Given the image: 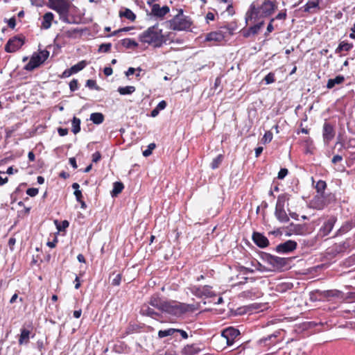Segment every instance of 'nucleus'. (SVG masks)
Instances as JSON below:
<instances>
[{"mask_svg": "<svg viewBox=\"0 0 355 355\" xmlns=\"http://www.w3.org/2000/svg\"><path fill=\"white\" fill-rule=\"evenodd\" d=\"M277 8L275 1L264 0L260 6H257L255 2H252L245 14V22L255 23L261 18L270 16Z\"/></svg>", "mask_w": 355, "mask_h": 355, "instance_id": "f257e3e1", "label": "nucleus"}, {"mask_svg": "<svg viewBox=\"0 0 355 355\" xmlns=\"http://www.w3.org/2000/svg\"><path fill=\"white\" fill-rule=\"evenodd\" d=\"M139 41L142 43L153 44L155 46H161L164 42L162 31L159 28L158 25L149 27L139 36Z\"/></svg>", "mask_w": 355, "mask_h": 355, "instance_id": "f03ea898", "label": "nucleus"}, {"mask_svg": "<svg viewBox=\"0 0 355 355\" xmlns=\"http://www.w3.org/2000/svg\"><path fill=\"white\" fill-rule=\"evenodd\" d=\"M169 24L170 28L174 31H185L191 25L189 17L183 15L182 9L178 10V13L169 21Z\"/></svg>", "mask_w": 355, "mask_h": 355, "instance_id": "7ed1b4c3", "label": "nucleus"}, {"mask_svg": "<svg viewBox=\"0 0 355 355\" xmlns=\"http://www.w3.org/2000/svg\"><path fill=\"white\" fill-rule=\"evenodd\" d=\"M191 306L185 303L166 301L163 312L178 316L189 311L191 309Z\"/></svg>", "mask_w": 355, "mask_h": 355, "instance_id": "20e7f679", "label": "nucleus"}, {"mask_svg": "<svg viewBox=\"0 0 355 355\" xmlns=\"http://www.w3.org/2000/svg\"><path fill=\"white\" fill-rule=\"evenodd\" d=\"M262 259L270 264L274 270L282 269L288 263V259L286 258L279 257L268 253H264L262 255Z\"/></svg>", "mask_w": 355, "mask_h": 355, "instance_id": "39448f33", "label": "nucleus"}, {"mask_svg": "<svg viewBox=\"0 0 355 355\" xmlns=\"http://www.w3.org/2000/svg\"><path fill=\"white\" fill-rule=\"evenodd\" d=\"M339 294L340 292L337 290H315L311 293V299L313 300H329L331 297H338Z\"/></svg>", "mask_w": 355, "mask_h": 355, "instance_id": "423d86ee", "label": "nucleus"}, {"mask_svg": "<svg viewBox=\"0 0 355 355\" xmlns=\"http://www.w3.org/2000/svg\"><path fill=\"white\" fill-rule=\"evenodd\" d=\"M25 37L22 35L15 36L10 38L5 45V51L13 53L20 49L24 44Z\"/></svg>", "mask_w": 355, "mask_h": 355, "instance_id": "0eeeda50", "label": "nucleus"}, {"mask_svg": "<svg viewBox=\"0 0 355 355\" xmlns=\"http://www.w3.org/2000/svg\"><path fill=\"white\" fill-rule=\"evenodd\" d=\"M51 4V8L58 12L59 15L68 14L70 2L69 0H49Z\"/></svg>", "mask_w": 355, "mask_h": 355, "instance_id": "6e6552de", "label": "nucleus"}, {"mask_svg": "<svg viewBox=\"0 0 355 355\" xmlns=\"http://www.w3.org/2000/svg\"><path fill=\"white\" fill-rule=\"evenodd\" d=\"M240 334L239 330L233 327L225 328L221 333V336L226 339L228 346L232 345Z\"/></svg>", "mask_w": 355, "mask_h": 355, "instance_id": "1a4fd4ad", "label": "nucleus"}, {"mask_svg": "<svg viewBox=\"0 0 355 355\" xmlns=\"http://www.w3.org/2000/svg\"><path fill=\"white\" fill-rule=\"evenodd\" d=\"M297 243L292 240L286 241L276 246V251L279 253H288L295 250L297 248Z\"/></svg>", "mask_w": 355, "mask_h": 355, "instance_id": "9d476101", "label": "nucleus"}, {"mask_svg": "<svg viewBox=\"0 0 355 355\" xmlns=\"http://www.w3.org/2000/svg\"><path fill=\"white\" fill-rule=\"evenodd\" d=\"M190 291L193 295L198 297H211V291L210 290V286H204L200 287L193 286L190 288Z\"/></svg>", "mask_w": 355, "mask_h": 355, "instance_id": "9b49d317", "label": "nucleus"}, {"mask_svg": "<svg viewBox=\"0 0 355 355\" xmlns=\"http://www.w3.org/2000/svg\"><path fill=\"white\" fill-rule=\"evenodd\" d=\"M254 243L259 248H263L269 245L268 239L259 232H254L252 234Z\"/></svg>", "mask_w": 355, "mask_h": 355, "instance_id": "f8f14e48", "label": "nucleus"}, {"mask_svg": "<svg viewBox=\"0 0 355 355\" xmlns=\"http://www.w3.org/2000/svg\"><path fill=\"white\" fill-rule=\"evenodd\" d=\"M323 139L325 143L328 144L335 136V131L333 126L329 123H324L323 125Z\"/></svg>", "mask_w": 355, "mask_h": 355, "instance_id": "ddd939ff", "label": "nucleus"}, {"mask_svg": "<svg viewBox=\"0 0 355 355\" xmlns=\"http://www.w3.org/2000/svg\"><path fill=\"white\" fill-rule=\"evenodd\" d=\"M166 301L162 300L158 295H154L151 296L149 300L148 304L157 309L159 311L163 312Z\"/></svg>", "mask_w": 355, "mask_h": 355, "instance_id": "4468645a", "label": "nucleus"}, {"mask_svg": "<svg viewBox=\"0 0 355 355\" xmlns=\"http://www.w3.org/2000/svg\"><path fill=\"white\" fill-rule=\"evenodd\" d=\"M170 11L169 7L164 6L160 7L159 4L155 3L152 6L151 12L157 17H164Z\"/></svg>", "mask_w": 355, "mask_h": 355, "instance_id": "2eb2a0df", "label": "nucleus"}, {"mask_svg": "<svg viewBox=\"0 0 355 355\" xmlns=\"http://www.w3.org/2000/svg\"><path fill=\"white\" fill-rule=\"evenodd\" d=\"M257 21V23L256 24L243 31V35L245 37H249L252 35H255L259 33L264 24V21L262 20L259 21L258 20Z\"/></svg>", "mask_w": 355, "mask_h": 355, "instance_id": "dca6fc26", "label": "nucleus"}, {"mask_svg": "<svg viewBox=\"0 0 355 355\" xmlns=\"http://www.w3.org/2000/svg\"><path fill=\"white\" fill-rule=\"evenodd\" d=\"M43 62L40 59V56L36 53H34L31 58L29 62L26 64L24 69L26 71H33L37 67H38Z\"/></svg>", "mask_w": 355, "mask_h": 355, "instance_id": "f3484780", "label": "nucleus"}, {"mask_svg": "<svg viewBox=\"0 0 355 355\" xmlns=\"http://www.w3.org/2000/svg\"><path fill=\"white\" fill-rule=\"evenodd\" d=\"M337 218L336 216H331L320 228V232H322L324 236L328 235L333 230Z\"/></svg>", "mask_w": 355, "mask_h": 355, "instance_id": "a211bd4d", "label": "nucleus"}, {"mask_svg": "<svg viewBox=\"0 0 355 355\" xmlns=\"http://www.w3.org/2000/svg\"><path fill=\"white\" fill-rule=\"evenodd\" d=\"M140 313L143 315L148 316L155 320H158V318L160 316L159 313L156 312L146 304H143L141 307Z\"/></svg>", "mask_w": 355, "mask_h": 355, "instance_id": "6ab92c4d", "label": "nucleus"}, {"mask_svg": "<svg viewBox=\"0 0 355 355\" xmlns=\"http://www.w3.org/2000/svg\"><path fill=\"white\" fill-rule=\"evenodd\" d=\"M355 227V222L353 220H347L343 223L341 227L336 231L335 236H342L349 232Z\"/></svg>", "mask_w": 355, "mask_h": 355, "instance_id": "aec40b11", "label": "nucleus"}, {"mask_svg": "<svg viewBox=\"0 0 355 355\" xmlns=\"http://www.w3.org/2000/svg\"><path fill=\"white\" fill-rule=\"evenodd\" d=\"M275 216L277 220L282 223H288L290 220L285 208H275Z\"/></svg>", "mask_w": 355, "mask_h": 355, "instance_id": "412c9836", "label": "nucleus"}, {"mask_svg": "<svg viewBox=\"0 0 355 355\" xmlns=\"http://www.w3.org/2000/svg\"><path fill=\"white\" fill-rule=\"evenodd\" d=\"M225 33L221 31H217L207 34L205 40L209 42H221L225 39Z\"/></svg>", "mask_w": 355, "mask_h": 355, "instance_id": "4be33fe9", "label": "nucleus"}, {"mask_svg": "<svg viewBox=\"0 0 355 355\" xmlns=\"http://www.w3.org/2000/svg\"><path fill=\"white\" fill-rule=\"evenodd\" d=\"M200 352V348L196 344L187 345L182 349L184 355H196Z\"/></svg>", "mask_w": 355, "mask_h": 355, "instance_id": "5701e85b", "label": "nucleus"}, {"mask_svg": "<svg viewBox=\"0 0 355 355\" xmlns=\"http://www.w3.org/2000/svg\"><path fill=\"white\" fill-rule=\"evenodd\" d=\"M289 197V194L286 193L279 195L277 198L275 208H285L286 204L288 205Z\"/></svg>", "mask_w": 355, "mask_h": 355, "instance_id": "b1692460", "label": "nucleus"}, {"mask_svg": "<svg viewBox=\"0 0 355 355\" xmlns=\"http://www.w3.org/2000/svg\"><path fill=\"white\" fill-rule=\"evenodd\" d=\"M54 15L52 12H49L44 14L43 16V20L42 23V26L44 29H48L51 26V22L53 19Z\"/></svg>", "mask_w": 355, "mask_h": 355, "instance_id": "393cba45", "label": "nucleus"}, {"mask_svg": "<svg viewBox=\"0 0 355 355\" xmlns=\"http://www.w3.org/2000/svg\"><path fill=\"white\" fill-rule=\"evenodd\" d=\"M345 80V78L343 76L338 75L336 76L334 78H331L328 80L327 87L328 89H332L336 85H340L343 83Z\"/></svg>", "mask_w": 355, "mask_h": 355, "instance_id": "a878e982", "label": "nucleus"}, {"mask_svg": "<svg viewBox=\"0 0 355 355\" xmlns=\"http://www.w3.org/2000/svg\"><path fill=\"white\" fill-rule=\"evenodd\" d=\"M119 17H125L131 21H134L136 19L135 14L129 8H125L124 10H120Z\"/></svg>", "mask_w": 355, "mask_h": 355, "instance_id": "bb28decb", "label": "nucleus"}, {"mask_svg": "<svg viewBox=\"0 0 355 355\" xmlns=\"http://www.w3.org/2000/svg\"><path fill=\"white\" fill-rule=\"evenodd\" d=\"M31 331L26 329H21V334L19 338V344L23 345L26 344L29 341Z\"/></svg>", "mask_w": 355, "mask_h": 355, "instance_id": "cd10ccee", "label": "nucleus"}, {"mask_svg": "<svg viewBox=\"0 0 355 355\" xmlns=\"http://www.w3.org/2000/svg\"><path fill=\"white\" fill-rule=\"evenodd\" d=\"M277 334H278V333L275 332V333L268 335L266 337H263L259 340V343L264 344L266 345H268V343H267L268 341H270L269 344L275 343L276 341L275 340L277 338V337L278 336Z\"/></svg>", "mask_w": 355, "mask_h": 355, "instance_id": "c85d7f7f", "label": "nucleus"}, {"mask_svg": "<svg viewBox=\"0 0 355 355\" xmlns=\"http://www.w3.org/2000/svg\"><path fill=\"white\" fill-rule=\"evenodd\" d=\"M90 120L94 123L99 125L104 121V115L101 112H94L91 114Z\"/></svg>", "mask_w": 355, "mask_h": 355, "instance_id": "c756f323", "label": "nucleus"}, {"mask_svg": "<svg viewBox=\"0 0 355 355\" xmlns=\"http://www.w3.org/2000/svg\"><path fill=\"white\" fill-rule=\"evenodd\" d=\"M353 48V44L351 43L346 42L345 41L341 42L338 48L336 50V53H339L341 51H349Z\"/></svg>", "mask_w": 355, "mask_h": 355, "instance_id": "7c9ffc66", "label": "nucleus"}, {"mask_svg": "<svg viewBox=\"0 0 355 355\" xmlns=\"http://www.w3.org/2000/svg\"><path fill=\"white\" fill-rule=\"evenodd\" d=\"M124 186L123 184L121 182H116L113 184V189L112 191V196H116L119 194L123 189Z\"/></svg>", "mask_w": 355, "mask_h": 355, "instance_id": "2f4dec72", "label": "nucleus"}, {"mask_svg": "<svg viewBox=\"0 0 355 355\" xmlns=\"http://www.w3.org/2000/svg\"><path fill=\"white\" fill-rule=\"evenodd\" d=\"M121 44L126 49L135 48L138 44L132 39L125 38L121 40Z\"/></svg>", "mask_w": 355, "mask_h": 355, "instance_id": "473e14b6", "label": "nucleus"}, {"mask_svg": "<svg viewBox=\"0 0 355 355\" xmlns=\"http://www.w3.org/2000/svg\"><path fill=\"white\" fill-rule=\"evenodd\" d=\"M135 89L134 86L119 87L118 92L121 95H127L132 94L135 92Z\"/></svg>", "mask_w": 355, "mask_h": 355, "instance_id": "72a5a7b5", "label": "nucleus"}, {"mask_svg": "<svg viewBox=\"0 0 355 355\" xmlns=\"http://www.w3.org/2000/svg\"><path fill=\"white\" fill-rule=\"evenodd\" d=\"M72 132L76 135L80 131V119L73 116L72 122Z\"/></svg>", "mask_w": 355, "mask_h": 355, "instance_id": "f704fd0d", "label": "nucleus"}, {"mask_svg": "<svg viewBox=\"0 0 355 355\" xmlns=\"http://www.w3.org/2000/svg\"><path fill=\"white\" fill-rule=\"evenodd\" d=\"M175 329L170 328L164 330H159L158 331V337L162 338L166 336H173L175 334Z\"/></svg>", "mask_w": 355, "mask_h": 355, "instance_id": "c9c22d12", "label": "nucleus"}, {"mask_svg": "<svg viewBox=\"0 0 355 355\" xmlns=\"http://www.w3.org/2000/svg\"><path fill=\"white\" fill-rule=\"evenodd\" d=\"M86 67V62L85 61H80L76 64H74L70 68V71H71L72 73H76L78 71H81Z\"/></svg>", "mask_w": 355, "mask_h": 355, "instance_id": "e433bc0d", "label": "nucleus"}, {"mask_svg": "<svg viewBox=\"0 0 355 355\" xmlns=\"http://www.w3.org/2000/svg\"><path fill=\"white\" fill-rule=\"evenodd\" d=\"M318 6H319L318 0L309 1L304 6V11L307 12H311L312 8H315L318 7Z\"/></svg>", "mask_w": 355, "mask_h": 355, "instance_id": "4c0bfd02", "label": "nucleus"}, {"mask_svg": "<svg viewBox=\"0 0 355 355\" xmlns=\"http://www.w3.org/2000/svg\"><path fill=\"white\" fill-rule=\"evenodd\" d=\"M223 159V155H218L216 157H215L211 162L210 166L212 169H216L219 167L220 164L222 163Z\"/></svg>", "mask_w": 355, "mask_h": 355, "instance_id": "58836bf2", "label": "nucleus"}, {"mask_svg": "<svg viewBox=\"0 0 355 355\" xmlns=\"http://www.w3.org/2000/svg\"><path fill=\"white\" fill-rule=\"evenodd\" d=\"M327 187V184L323 180H319L315 185V189L318 193H322Z\"/></svg>", "mask_w": 355, "mask_h": 355, "instance_id": "ea45409f", "label": "nucleus"}, {"mask_svg": "<svg viewBox=\"0 0 355 355\" xmlns=\"http://www.w3.org/2000/svg\"><path fill=\"white\" fill-rule=\"evenodd\" d=\"M55 223L59 231H64L69 225V221L66 220H62L60 223H58L57 220H55Z\"/></svg>", "mask_w": 355, "mask_h": 355, "instance_id": "a19ab883", "label": "nucleus"}, {"mask_svg": "<svg viewBox=\"0 0 355 355\" xmlns=\"http://www.w3.org/2000/svg\"><path fill=\"white\" fill-rule=\"evenodd\" d=\"M86 87L91 89H96L97 91L101 89L100 87L96 85V82L94 80H87L86 82Z\"/></svg>", "mask_w": 355, "mask_h": 355, "instance_id": "79ce46f5", "label": "nucleus"}, {"mask_svg": "<svg viewBox=\"0 0 355 355\" xmlns=\"http://www.w3.org/2000/svg\"><path fill=\"white\" fill-rule=\"evenodd\" d=\"M112 44L111 43H105L102 44L99 46L98 52L107 53L109 52L111 49Z\"/></svg>", "mask_w": 355, "mask_h": 355, "instance_id": "37998d69", "label": "nucleus"}, {"mask_svg": "<svg viewBox=\"0 0 355 355\" xmlns=\"http://www.w3.org/2000/svg\"><path fill=\"white\" fill-rule=\"evenodd\" d=\"M155 144L154 143H151L148 146V148L143 151V155L144 157H148L152 154V151L155 148Z\"/></svg>", "mask_w": 355, "mask_h": 355, "instance_id": "c03bdc74", "label": "nucleus"}, {"mask_svg": "<svg viewBox=\"0 0 355 355\" xmlns=\"http://www.w3.org/2000/svg\"><path fill=\"white\" fill-rule=\"evenodd\" d=\"M263 80L266 84H271L275 81V74L270 72L265 76Z\"/></svg>", "mask_w": 355, "mask_h": 355, "instance_id": "a18cd8bd", "label": "nucleus"}, {"mask_svg": "<svg viewBox=\"0 0 355 355\" xmlns=\"http://www.w3.org/2000/svg\"><path fill=\"white\" fill-rule=\"evenodd\" d=\"M345 252L344 250H343L342 246L339 243L338 245H335L332 248L331 253L334 254H340V253H342V252Z\"/></svg>", "mask_w": 355, "mask_h": 355, "instance_id": "49530a36", "label": "nucleus"}, {"mask_svg": "<svg viewBox=\"0 0 355 355\" xmlns=\"http://www.w3.org/2000/svg\"><path fill=\"white\" fill-rule=\"evenodd\" d=\"M82 30L80 29H78V28H73V29H71V30H68L66 31L65 34L67 37H72L74 36V35L77 34V33H82Z\"/></svg>", "mask_w": 355, "mask_h": 355, "instance_id": "de8ad7c7", "label": "nucleus"}, {"mask_svg": "<svg viewBox=\"0 0 355 355\" xmlns=\"http://www.w3.org/2000/svg\"><path fill=\"white\" fill-rule=\"evenodd\" d=\"M272 139V133L270 131L266 132V133L264 134V135L262 138L263 142L265 144L268 143V142H270Z\"/></svg>", "mask_w": 355, "mask_h": 355, "instance_id": "09e8293b", "label": "nucleus"}, {"mask_svg": "<svg viewBox=\"0 0 355 355\" xmlns=\"http://www.w3.org/2000/svg\"><path fill=\"white\" fill-rule=\"evenodd\" d=\"M40 56L42 61L44 62L49 56V52L47 50H42L37 54Z\"/></svg>", "mask_w": 355, "mask_h": 355, "instance_id": "8fccbe9b", "label": "nucleus"}, {"mask_svg": "<svg viewBox=\"0 0 355 355\" xmlns=\"http://www.w3.org/2000/svg\"><path fill=\"white\" fill-rule=\"evenodd\" d=\"M78 87V80L76 79H73L70 83H69V88H70V90L71 92H74L76 91Z\"/></svg>", "mask_w": 355, "mask_h": 355, "instance_id": "3c124183", "label": "nucleus"}, {"mask_svg": "<svg viewBox=\"0 0 355 355\" xmlns=\"http://www.w3.org/2000/svg\"><path fill=\"white\" fill-rule=\"evenodd\" d=\"M288 171L287 168H281L278 173V179L282 180L284 179L288 174Z\"/></svg>", "mask_w": 355, "mask_h": 355, "instance_id": "603ef678", "label": "nucleus"}, {"mask_svg": "<svg viewBox=\"0 0 355 355\" xmlns=\"http://www.w3.org/2000/svg\"><path fill=\"white\" fill-rule=\"evenodd\" d=\"M26 193L31 197H34L38 193V189L29 188L26 190Z\"/></svg>", "mask_w": 355, "mask_h": 355, "instance_id": "864d4df0", "label": "nucleus"}, {"mask_svg": "<svg viewBox=\"0 0 355 355\" xmlns=\"http://www.w3.org/2000/svg\"><path fill=\"white\" fill-rule=\"evenodd\" d=\"M121 274H117L116 277L112 279V284L114 286H119L121 283Z\"/></svg>", "mask_w": 355, "mask_h": 355, "instance_id": "5fc2aeb1", "label": "nucleus"}, {"mask_svg": "<svg viewBox=\"0 0 355 355\" xmlns=\"http://www.w3.org/2000/svg\"><path fill=\"white\" fill-rule=\"evenodd\" d=\"M286 16H287V15H286V10H283V11H282V12H279V13L276 15L275 18H274V19H279V20H280V19H286Z\"/></svg>", "mask_w": 355, "mask_h": 355, "instance_id": "6e6d98bb", "label": "nucleus"}, {"mask_svg": "<svg viewBox=\"0 0 355 355\" xmlns=\"http://www.w3.org/2000/svg\"><path fill=\"white\" fill-rule=\"evenodd\" d=\"M101 159V154L100 152L96 151L92 155V162H98Z\"/></svg>", "mask_w": 355, "mask_h": 355, "instance_id": "4d7b16f0", "label": "nucleus"}, {"mask_svg": "<svg viewBox=\"0 0 355 355\" xmlns=\"http://www.w3.org/2000/svg\"><path fill=\"white\" fill-rule=\"evenodd\" d=\"M167 104L165 101H161L156 106V109L158 110L159 112L162 110H164L166 107Z\"/></svg>", "mask_w": 355, "mask_h": 355, "instance_id": "13d9d810", "label": "nucleus"}, {"mask_svg": "<svg viewBox=\"0 0 355 355\" xmlns=\"http://www.w3.org/2000/svg\"><path fill=\"white\" fill-rule=\"evenodd\" d=\"M135 71H141V68H137V69H135L133 67H130L128 71L125 72V75L127 76H129L130 75H132Z\"/></svg>", "mask_w": 355, "mask_h": 355, "instance_id": "bf43d9fd", "label": "nucleus"}, {"mask_svg": "<svg viewBox=\"0 0 355 355\" xmlns=\"http://www.w3.org/2000/svg\"><path fill=\"white\" fill-rule=\"evenodd\" d=\"M175 333H179L182 338L187 339L188 338V334L182 329H175Z\"/></svg>", "mask_w": 355, "mask_h": 355, "instance_id": "052dcab7", "label": "nucleus"}, {"mask_svg": "<svg viewBox=\"0 0 355 355\" xmlns=\"http://www.w3.org/2000/svg\"><path fill=\"white\" fill-rule=\"evenodd\" d=\"M72 74L73 73H72L71 71H70V69H66L64 71V72L60 76V78H68L70 76H71Z\"/></svg>", "mask_w": 355, "mask_h": 355, "instance_id": "680f3d73", "label": "nucleus"}, {"mask_svg": "<svg viewBox=\"0 0 355 355\" xmlns=\"http://www.w3.org/2000/svg\"><path fill=\"white\" fill-rule=\"evenodd\" d=\"M8 25L10 28H14L16 26V20H15V17H12L10 18L8 21Z\"/></svg>", "mask_w": 355, "mask_h": 355, "instance_id": "e2e57ef3", "label": "nucleus"}, {"mask_svg": "<svg viewBox=\"0 0 355 355\" xmlns=\"http://www.w3.org/2000/svg\"><path fill=\"white\" fill-rule=\"evenodd\" d=\"M58 132L60 136L64 137L68 134V129L59 128Z\"/></svg>", "mask_w": 355, "mask_h": 355, "instance_id": "0e129e2a", "label": "nucleus"}, {"mask_svg": "<svg viewBox=\"0 0 355 355\" xmlns=\"http://www.w3.org/2000/svg\"><path fill=\"white\" fill-rule=\"evenodd\" d=\"M342 159H343V157L341 155H336L333 157V158L331 159V162L333 164H336V163L340 162Z\"/></svg>", "mask_w": 355, "mask_h": 355, "instance_id": "69168bd1", "label": "nucleus"}, {"mask_svg": "<svg viewBox=\"0 0 355 355\" xmlns=\"http://www.w3.org/2000/svg\"><path fill=\"white\" fill-rule=\"evenodd\" d=\"M103 72L105 76H109L112 74L113 70L111 67H107L104 68Z\"/></svg>", "mask_w": 355, "mask_h": 355, "instance_id": "338daca9", "label": "nucleus"}, {"mask_svg": "<svg viewBox=\"0 0 355 355\" xmlns=\"http://www.w3.org/2000/svg\"><path fill=\"white\" fill-rule=\"evenodd\" d=\"M156 355H173V353L172 351H170V350H167V351H162V352H159L156 354Z\"/></svg>", "mask_w": 355, "mask_h": 355, "instance_id": "774afa93", "label": "nucleus"}]
</instances>
